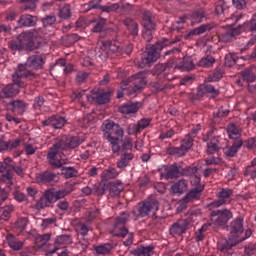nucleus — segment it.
Returning <instances> with one entry per match:
<instances>
[{"label": "nucleus", "mask_w": 256, "mask_h": 256, "mask_svg": "<svg viewBox=\"0 0 256 256\" xmlns=\"http://www.w3.org/2000/svg\"><path fill=\"white\" fill-rule=\"evenodd\" d=\"M59 151L61 150L56 144H53L52 147L48 149L47 160L53 169H61V167H63L65 164L63 160L57 157V155H59Z\"/></svg>", "instance_id": "2eb2a0df"}, {"label": "nucleus", "mask_w": 256, "mask_h": 256, "mask_svg": "<svg viewBox=\"0 0 256 256\" xmlns=\"http://www.w3.org/2000/svg\"><path fill=\"white\" fill-rule=\"evenodd\" d=\"M107 182H97L93 185V195L101 197L107 193Z\"/></svg>", "instance_id": "de8ad7c7"}, {"label": "nucleus", "mask_w": 256, "mask_h": 256, "mask_svg": "<svg viewBox=\"0 0 256 256\" xmlns=\"http://www.w3.org/2000/svg\"><path fill=\"white\" fill-rule=\"evenodd\" d=\"M18 93L19 87H16L13 84H8L2 89V94L5 98L15 97V95H18Z\"/></svg>", "instance_id": "49530a36"}, {"label": "nucleus", "mask_w": 256, "mask_h": 256, "mask_svg": "<svg viewBox=\"0 0 256 256\" xmlns=\"http://www.w3.org/2000/svg\"><path fill=\"white\" fill-rule=\"evenodd\" d=\"M99 215H101V210L97 208H92L88 212H86V221L88 223H92V221H95V219H97Z\"/></svg>", "instance_id": "052dcab7"}, {"label": "nucleus", "mask_w": 256, "mask_h": 256, "mask_svg": "<svg viewBox=\"0 0 256 256\" xmlns=\"http://www.w3.org/2000/svg\"><path fill=\"white\" fill-rule=\"evenodd\" d=\"M15 165L14 160L11 157H6L0 162V173H4L2 175L3 181H7L8 187L13 185V166Z\"/></svg>", "instance_id": "f8f14e48"}, {"label": "nucleus", "mask_w": 256, "mask_h": 256, "mask_svg": "<svg viewBox=\"0 0 256 256\" xmlns=\"http://www.w3.org/2000/svg\"><path fill=\"white\" fill-rule=\"evenodd\" d=\"M205 95H209V99H217L218 95H221V91L211 84H200L193 99L194 101H202Z\"/></svg>", "instance_id": "9d476101"}, {"label": "nucleus", "mask_w": 256, "mask_h": 256, "mask_svg": "<svg viewBox=\"0 0 256 256\" xmlns=\"http://www.w3.org/2000/svg\"><path fill=\"white\" fill-rule=\"evenodd\" d=\"M81 143H83L81 137L68 136L58 140L54 145L58 146L61 151H67L68 149H77Z\"/></svg>", "instance_id": "ddd939ff"}, {"label": "nucleus", "mask_w": 256, "mask_h": 256, "mask_svg": "<svg viewBox=\"0 0 256 256\" xmlns=\"http://www.w3.org/2000/svg\"><path fill=\"white\" fill-rule=\"evenodd\" d=\"M166 153L168 155H174V157H185V155H187V152L181 147V145L179 147H168L166 149Z\"/></svg>", "instance_id": "603ef678"}, {"label": "nucleus", "mask_w": 256, "mask_h": 256, "mask_svg": "<svg viewBox=\"0 0 256 256\" xmlns=\"http://www.w3.org/2000/svg\"><path fill=\"white\" fill-rule=\"evenodd\" d=\"M62 175H64L65 179H73V177H77V170L73 167H63Z\"/></svg>", "instance_id": "0e129e2a"}, {"label": "nucleus", "mask_w": 256, "mask_h": 256, "mask_svg": "<svg viewBox=\"0 0 256 256\" xmlns=\"http://www.w3.org/2000/svg\"><path fill=\"white\" fill-rule=\"evenodd\" d=\"M19 27H35L37 25V16L23 14L17 21Z\"/></svg>", "instance_id": "2f4dec72"}, {"label": "nucleus", "mask_w": 256, "mask_h": 256, "mask_svg": "<svg viewBox=\"0 0 256 256\" xmlns=\"http://www.w3.org/2000/svg\"><path fill=\"white\" fill-rule=\"evenodd\" d=\"M151 118H142L137 122V124H130L127 128L128 135H139L141 131L147 129L151 125Z\"/></svg>", "instance_id": "a211bd4d"}, {"label": "nucleus", "mask_w": 256, "mask_h": 256, "mask_svg": "<svg viewBox=\"0 0 256 256\" xmlns=\"http://www.w3.org/2000/svg\"><path fill=\"white\" fill-rule=\"evenodd\" d=\"M179 41H181V38L179 37L175 38V40L163 38L155 44L147 47L146 51L142 54L140 67H151L153 63H155L157 59L161 57V51H163L165 47L175 45V43H179Z\"/></svg>", "instance_id": "f03ea898"}, {"label": "nucleus", "mask_w": 256, "mask_h": 256, "mask_svg": "<svg viewBox=\"0 0 256 256\" xmlns=\"http://www.w3.org/2000/svg\"><path fill=\"white\" fill-rule=\"evenodd\" d=\"M157 211H159V202L157 199H147L138 203L132 213L135 217L143 218L151 215L154 219H161V216L157 215Z\"/></svg>", "instance_id": "39448f33"}, {"label": "nucleus", "mask_w": 256, "mask_h": 256, "mask_svg": "<svg viewBox=\"0 0 256 256\" xmlns=\"http://www.w3.org/2000/svg\"><path fill=\"white\" fill-rule=\"evenodd\" d=\"M215 11L217 15H224V17H227V19L231 17V19H235L236 21H239L241 18V15L231 14V11L229 10V8L227 7V4L223 0H219L217 2Z\"/></svg>", "instance_id": "b1692460"}, {"label": "nucleus", "mask_w": 256, "mask_h": 256, "mask_svg": "<svg viewBox=\"0 0 256 256\" xmlns=\"http://www.w3.org/2000/svg\"><path fill=\"white\" fill-rule=\"evenodd\" d=\"M51 239V234L46 233L43 235H38L35 238L36 246L39 247V249H43L47 243H49V240Z\"/></svg>", "instance_id": "864d4df0"}, {"label": "nucleus", "mask_w": 256, "mask_h": 256, "mask_svg": "<svg viewBox=\"0 0 256 256\" xmlns=\"http://www.w3.org/2000/svg\"><path fill=\"white\" fill-rule=\"evenodd\" d=\"M241 26H239V29L237 28H230L228 30H225L224 32H219L218 33V41L220 43H231L237 35L241 34Z\"/></svg>", "instance_id": "aec40b11"}, {"label": "nucleus", "mask_w": 256, "mask_h": 256, "mask_svg": "<svg viewBox=\"0 0 256 256\" xmlns=\"http://www.w3.org/2000/svg\"><path fill=\"white\" fill-rule=\"evenodd\" d=\"M210 225L213 226L215 231L218 229H227V224L233 217V212L229 209L214 210L210 213Z\"/></svg>", "instance_id": "0eeeda50"}, {"label": "nucleus", "mask_w": 256, "mask_h": 256, "mask_svg": "<svg viewBox=\"0 0 256 256\" xmlns=\"http://www.w3.org/2000/svg\"><path fill=\"white\" fill-rule=\"evenodd\" d=\"M123 128L113 120H106L103 123L104 139H107L111 145L112 153L119 151H131L133 149V140L125 138L123 140Z\"/></svg>", "instance_id": "f257e3e1"}, {"label": "nucleus", "mask_w": 256, "mask_h": 256, "mask_svg": "<svg viewBox=\"0 0 256 256\" xmlns=\"http://www.w3.org/2000/svg\"><path fill=\"white\" fill-rule=\"evenodd\" d=\"M241 147H243V140H236L230 147L225 149L224 154L226 157H235Z\"/></svg>", "instance_id": "ea45409f"}, {"label": "nucleus", "mask_w": 256, "mask_h": 256, "mask_svg": "<svg viewBox=\"0 0 256 256\" xmlns=\"http://www.w3.org/2000/svg\"><path fill=\"white\" fill-rule=\"evenodd\" d=\"M215 25L213 24H203L197 28H194L191 30L186 36L185 39H189L190 37H193L195 35H203V33H207V31H211Z\"/></svg>", "instance_id": "4c0bfd02"}, {"label": "nucleus", "mask_w": 256, "mask_h": 256, "mask_svg": "<svg viewBox=\"0 0 256 256\" xmlns=\"http://www.w3.org/2000/svg\"><path fill=\"white\" fill-rule=\"evenodd\" d=\"M53 198L51 197V193L49 192V189L45 190L43 195L37 200L35 204V209L37 211H41V209H45L46 207H50L53 205Z\"/></svg>", "instance_id": "bb28decb"}, {"label": "nucleus", "mask_w": 256, "mask_h": 256, "mask_svg": "<svg viewBox=\"0 0 256 256\" xmlns=\"http://www.w3.org/2000/svg\"><path fill=\"white\" fill-rule=\"evenodd\" d=\"M20 65H27L28 71L30 67L36 70L43 69V65H45V58L41 55H32L28 57L25 64Z\"/></svg>", "instance_id": "a878e982"}, {"label": "nucleus", "mask_w": 256, "mask_h": 256, "mask_svg": "<svg viewBox=\"0 0 256 256\" xmlns=\"http://www.w3.org/2000/svg\"><path fill=\"white\" fill-rule=\"evenodd\" d=\"M244 177H250V179H256L255 166L248 165L243 172Z\"/></svg>", "instance_id": "774afa93"}, {"label": "nucleus", "mask_w": 256, "mask_h": 256, "mask_svg": "<svg viewBox=\"0 0 256 256\" xmlns=\"http://www.w3.org/2000/svg\"><path fill=\"white\" fill-rule=\"evenodd\" d=\"M111 91L107 92H96L92 95L87 96V100L90 103H97L98 105H105L111 101Z\"/></svg>", "instance_id": "6ab92c4d"}, {"label": "nucleus", "mask_w": 256, "mask_h": 256, "mask_svg": "<svg viewBox=\"0 0 256 256\" xmlns=\"http://www.w3.org/2000/svg\"><path fill=\"white\" fill-rule=\"evenodd\" d=\"M117 51H119V42L116 40H100L95 48L96 57L102 60L109 59Z\"/></svg>", "instance_id": "423d86ee"}, {"label": "nucleus", "mask_w": 256, "mask_h": 256, "mask_svg": "<svg viewBox=\"0 0 256 256\" xmlns=\"http://www.w3.org/2000/svg\"><path fill=\"white\" fill-rule=\"evenodd\" d=\"M133 159H135V154L129 152L122 153L120 159L116 162L117 169H125L126 167H129V164Z\"/></svg>", "instance_id": "72a5a7b5"}, {"label": "nucleus", "mask_w": 256, "mask_h": 256, "mask_svg": "<svg viewBox=\"0 0 256 256\" xmlns=\"http://www.w3.org/2000/svg\"><path fill=\"white\" fill-rule=\"evenodd\" d=\"M131 215L129 212H122L119 217L116 218L114 223L115 237H127L129 235V229L125 227L127 221H129Z\"/></svg>", "instance_id": "9b49d317"}, {"label": "nucleus", "mask_w": 256, "mask_h": 256, "mask_svg": "<svg viewBox=\"0 0 256 256\" xmlns=\"http://www.w3.org/2000/svg\"><path fill=\"white\" fill-rule=\"evenodd\" d=\"M242 31H256V14L253 15L252 19L248 23H244V25L240 26Z\"/></svg>", "instance_id": "e2e57ef3"}, {"label": "nucleus", "mask_w": 256, "mask_h": 256, "mask_svg": "<svg viewBox=\"0 0 256 256\" xmlns=\"http://www.w3.org/2000/svg\"><path fill=\"white\" fill-rule=\"evenodd\" d=\"M117 177H119V171H117V168L113 167H108L101 174L103 181H109V179H117Z\"/></svg>", "instance_id": "a18cd8bd"}, {"label": "nucleus", "mask_w": 256, "mask_h": 256, "mask_svg": "<svg viewBox=\"0 0 256 256\" xmlns=\"http://www.w3.org/2000/svg\"><path fill=\"white\" fill-rule=\"evenodd\" d=\"M209 227H211V224H204L201 226L200 229H198L195 232V241H197V243H199L205 239V233H207Z\"/></svg>", "instance_id": "6e6d98bb"}, {"label": "nucleus", "mask_w": 256, "mask_h": 256, "mask_svg": "<svg viewBox=\"0 0 256 256\" xmlns=\"http://www.w3.org/2000/svg\"><path fill=\"white\" fill-rule=\"evenodd\" d=\"M189 227H191V222L187 219H182L172 224L169 232L173 237H181V235L187 233Z\"/></svg>", "instance_id": "dca6fc26"}, {"label": "nucleus", "mask_w": 256, "mask_h": 256, "mask_svg": "<svg viewBox=\"0 0 256 256\" xmlns=\"http://www.w3.org/2000/svg\"><path fill=\"white\" fill-rule=\"evenodd\" d=\"M226 133L229 139H234L235 141H239L243 133V128H241V126L235 123H229L226 127Z\"/></svg>", "instance_id": "7c9ffc66"}, {"label": "nucleus", "mask_w": 256, "mask_h": 256, "mask_svg": "<svg viewBox=\"0 0 256 256\" xmlns=\"http://www.w3.org/2000/svg\"><path fill=\"white\" fill-rule=\"evenodd\" d=\"M39 75L35 74L31 70L27 69V65H18V69L12 75L13 85L18 87H25V83H23L22 79H28V81H33V79H37Z\"/></svg>", "instance_id": "1a4fd4ad"}, {"label": "nucleus", "mask_w": 256, "mask_h": 256, "mask_svg": "<svg viewBox=\"0 0 256 256\" xmlns=\"http://www.w3.org/2000/svg\"><path fill=\"white\" fill-rule=\"evenodd\" d=\"M36 181L38 183H57L59 181V174L46 170L37 174Z\"/></svg>", "instance_id": "393cba45"}, {"label": "nucleus", "mask_w": 256, "mask_h": 256, "mask_svg": "<svg viewBox=\"0 0 256 256\" xmlns=\"http://www.w3.org/2000/svg\"><path fill=\"white\" fill-rule=\"evenodd\" d=\"M213 63H215V58L211 55H207L198 62V65L199 67H211Z\"/></svg>", "instance_id": "69168bd1"}, {"label": "nucleus", "mask_w": 256, "mask_h": 256, "mask_svg": "<svg viewBox=\"0 0 256 256\" xmlns=\"http://www.w3.org/2000/svg\"><path fill=\"white\" fill-rule=\"evenodd\" d=\"M143 107L141 102H127L118 108L122 115H131L137 113Z\"/></svg>", "instance_id": "cd10ccee"}, {"label": "nucleus", "mask_w": 256, "mask_h": 256, "mask_svg": "<svg viewBox=\"0 0 256 256\" xmlns=\"http://www.w3.org/2000/svg\"><path fill=\"white\" fill-rule=\"evenodd\" d=\"M205 17H206L205 11L198 10L191 14L190 21H191L192 25H197L199 23H203V19H205Z\"/></svg>", "instance_id": "3c124183"}, {"label": "nucleus", "mask_w": 256, "mask_h": 256, "mask_svg": "<svg viewBox=\"0 0 256 256\" xmlns=\"http://www.w3.org/2000/svg\"><path fill=\"white\" fill-rule=\"evenodd\" d=\"M202 193H203L202 187L193 188L182 198V202L192 203V201H199V199H201Z\"/></svg>", "instance_id": "f704fd0d"}, {"label": "nucleus", "mask_w": 256, "mask_h": 256, "mask_svg": "<svg viewBox=\"0 0 256 256\" xmlns=\"http://www.w3.org/2000/svg\"><path fill=\"white\" fill-rule=\"evenodd\" d=\"M150 87H152V89L157 92L165 91V89H171V85H167V83H165V80L161 78L151 82Z\"/></svg>", "instance_id": "09e8293b"}, {"label": "nucleus", "mask_w": 256, "mask_h": 256, "mask_svg": "<svg viewBox=\"0 0 256 256\" xmlns=\"http://www.w3.org/2000/svg\"><path fill=\"white\" fill-rule=\"evenodd\" d=\"M219 144L213 140L207 143L206 153L207 155H215V153H219Z\"/></svg>", "instance_id": "680f3d73"}, {"label": "nucleus", "mask_w": 256, "mask_h": 256, "mask_svg": "<svg viewBox=\"0 0 256 256\" xmlns=\"http://www.w3.org/2000/svg\"><path fill=\"white\" fill-rule=\"evenodd\" d=\"M141 25L143 29H157V23L155 22V16L151 11H145L141 17Z\"/></svg>", "instance_id": "c85d7f7f"}, {"label": "nucleus", "mask_w": 256, "mask_h": 256, "mask_svg": "<svg viewBox=\"0 0 256 256\" xmlns=\"http://www.w3.org/2000/svg\"><path fill=\"white\" fill-rule=\"evenodd\" d=\"M129 83H133V87L131 89L130 95H135V93L141 91L145 85H147V72L140 71L135 75H132L126 80L121 82V87H127Z\"/></svg>", "instance_id": "6e6552de"}, {"label": "nucleus", "mask_w": 256, "mask_h": 256, "mask_svg": "<svg viewBox=\"0 0 256 256\" xmlns=\"http://www.w3.org/2000/svg\"><path fill=\"white\" fill-rule=\"evenodd\" d=\"M65 123H67V120H65L62 116H51L48 119L42 121L43 127H53V129H63L65 127Z\"/></svg>", "instance_id": "412c9836"}, {"label": "nucleus", "mask_w": 256, "mask_h": 256, "mask_svg": "<svg viewBox=\"0 0 256 256\" xmlns=\"http://www.w3.org/2000/svg\"><path fill=\"white\" fill-rule=\"evenodd\" d=\"M188 183L185 179H180L171 186V191L174 195H183L184 191H187Z\"/></svg>", "instance_id": "58836bf2"}, {"label": "nucleus", "mask_w": 256, "mask_h": 256, "mask_svg": "<svg viewBox=\"0 0 256 256\" xmlns=\"http://www.w3.org/2000/svg\"><path fill=\"white\" fill-rule=\"evenodd\" d=\"M58 17L60 19L67 20L71 17V6L69 4H64L58 12Z\"/></svg>", "instance_id": "4d7b16f0"}, {"label": "nucleus", "mask_w": 256, "mask_h": 256, "mask_svg": "<svg viewBox=\"0 0 256 256\" xmlns=\"http://www.w3.org/2000/svg\"><path fill=\"white\" fill-rule=\"evenodd\" d=\"M153 246H140L132 251V255L135 256H151L153 255Z\"/></svg>", "instance_id": "c03bdc74"}, {"label": "nucleus", "mask_w": 256, "mask_h": 256, "mask_svg": "<svg viewBox=\"0 0 256 256\" xmlns=\"http://www.w3.org/2000/svg\"><path fill=\"white\" fill-rule=\"evenodd\" d=\"M15 211L13 205L4 206L0 209V221H9L11 219V213Z\"/></svg>", "instance_id": "8fccbe9b"}, {"label": "nucleus", "mask_w": 256, "mask_h": 256, "mask_svg": "<svg viewBox=\"0 0 256 256\" xmlns=\"http://www.w3.org/2000/svg\"><path fill=\"white\" fill-rule=\"evenodd\" d=\"M164 171V179H179V177H181V163L165 166Z\"/></svg>", "instance_id": "4be33fe9"}, {"label": "nucleus", "mask_w": 256, "mask_h": 256, "mask_svg": "<svg viewBox=\"0 0 256 256\" xmlns=\"http://www.w3.org/2000/svg\"><path fill=\"white\" fill-rule=\"evenodd\" d=\"M55 247L51 253L59 251V245H73V234L65 233L58 235L54 240Z\"/></svg>", "instance_id": "5701e85b"}, {"label": "nucleus", "mask_w": 256, "mask_h": 256, "mask_svg": "<svg viewBox=\"0 0 256 256\" xmlns=\"http://www.w3.org/2000/svg\"><path fill=\"white\" fill-rule=\"evenodd\" d=\"M94 251L96 255H111V251H113V244L104 243L94 246Z\"/></svg>", "instance_id": "a19ab883"}, {"label": "nucleus", "mask_w": 256, "mask_h": 256, "mask_svg": "<svg viewBox=\"0 0 256 256\" xmlns=\"http://www.w3.org/2000/svg\"><path fill=\"white\" fill-rule=\"evenodd\" d=\"M240 75L243 81L247 83H253L256 80V75L251 68H246L244 71L240 72Z\"/></svg>", "instance_id": "5fc2aeb1"}, {"label": "nucleus", "mask_w": 256, "mask_h": 256, "mask_svg": "<svg viewBox=\"0 0 256 256\" xmlns=\"http://www.w3.org/2000/svg\"><path fill=\"white\" fill-rule=\"evenodd\" d=\"M233 196V189L223 188L217 193L218 200L211 202L208 207L209 209H215L221 207V205H227L231 203V197Z\"/></svg>", "instance_id": "4468645a"}, {"label": "nucleus", "mask_w": 256, "mask_h": 256, "mask_svg": "<svg viewBox=\"0 0 256 256\" xmlns=\"http://www.w3.org/2000/svg\"><path fill=\"white\" fill-rule=\"evenodd\" d=\"M13 112L18 113V115H23L27 111V103L23 100H14L10 102Z\"/></svg>", "instance_id": "79ce46f5"}, {"label": "nucleus", "mask_w": 256, "mask_h": 256, "mask_svg": "<svg viewBox=\"0 0 256 256\" xmlns=\"http://www.w3.org/2000/svg\"><path fill=\"white\" fill-rule=\"evenodd\" d=\"M37 37H39L37 29L24 31L10 41L9 47L12 51H34Z\"/></svg>", "instance_id": "7ed1b4c3"}, {"label": "nucleus", "mask_w": 256, "mask_h": 256, "mask_svg": "<svg viewBox=\"0 0 256 256\" xmlns=\"http://www.w3.org/2000/svg\"><path fill=\"white\" fill-rule=\"evenodd\" d=\"M199 171L197 166H186L183 168V164L180 163V177H193Z\"/></svg>", "instance_id": "37998d69"}, {"label": "nucleus", "mask_w": 256, "mask_h": 256, "mask_svg": "<svg viewBox=\"0 0 256 256\" xmlns=\"http://www.w3.org/2000/svg\"><path fill=\"white\" fill-rule=\"evenodd\" d=\"M6 242L12 251H20L24 245L23 241L17 239V237H15L13 234H8L6 236Z\"/></svg>", "instance_id": "e433bc0d"}, {"label": "nucleus", "mask_w": 256, "mask_h": 256, "mask_svg": "<svg viewBox=\"0 0 256 256\" xmlns=\"http://www.w3.org/2000/svg\"><path fill=\"white\" fill-rule=\"evenodd\" d=\"M49 193H50V197H52V201L53 203H57V201H59L60 199H65V197H67V195H69V193H71V190H67V189H55V188H50L48 189Z\"/></svg>", "instance_id": "c9c22d12"}, {"label": "nucleus", "mask_w": 256, "mask_h": 256, "mask_svg": "<svg viewBox=\"0 0 256 256\" xmlns=\"http://www.w3.org/2000/svg\"><path fill=\"white\" fill-rule=\"evenodd\" d=\"M190 183L194 189H199L202 187V190L205 189V184L201 183V176L200 175H195L191 177Z\"/></svg>", "instance_id": "338daca9"}, {"label": "nucleus", "mask_w": 256, "mask_h": 256, "mask_svg": "<svg viewBox=\"0 0 256 256\" xmlns=\"http://www.w3.org/2000/svg\"><path fill=\"white\" fill-rule=\"evenodd\" d=\"M241 242H237V240H233L228 236L227 239H222L218 242L217 248L218 251H221L224 255H233V247H237Z\"/></svg>", "instance_id": "f3484780"}, {"label": "nucleus", "mask_w": 256, "mask_h": 256, "mask_svg": "<svg viewBox=\"0 0 256 256\" xmlns=\"http://www.w3.org/2000/svg\"><path fill=\"white\" fill-rule=\"evenodd\" d=\"M244 223L245 218L243 216H238L230 222L228 225L230 239L237 241V243H243L253 235V231L250 228L245 230Z\"/></svg>", "instance_id": "20e7f679"}, {"label": "nucleus", "mask_w": 256, "mask_h": 256, "mask_svg": "<svg viewBox=\"0 0 256 256\" xmlns=\"http://www.w3.org/2000/svg\"><path fill=\"white\" fill-rule=\"evenodd\" d=\"M193 137H191L190 134L186 135L184 139L181 141L180 146L184 149V151L187 153L191 147H193Z\"/></svg>", "instance_id": "13d9d810"}, {"label": "nucleus", "mask_w": 256, "mask_h": 256, "mask_svg": "<svg viewBox=\"0 0 256 256\" xmlns=\"http://www.w3.org/2000/svg\"><path fill=\"white\" fill-rule=\"evenodd\" d=\"M122 23L131 37H137L139 35V23H137L135 19L126 17L122 20Z\"/></svg>", "instance_id": "c756f323"}, {"label": "nucleus", "mask_w": 256, "mask_h": 256, "mask_svg": "<svg viewBox=\"0 0 256 256\" xmlns=\"http://www.w3.org/2000/svg\"><path fill=\"white\" fill-rule=\"evenodd\" d=\"M43 27H53L57 22V17L55 15H46L41 18Z\"/></svg>", "instance_id": "bf43d9fd"}, {"label": "nucleus", "mask_w": 256, "mask_h": 256, "mask_svg": "<svg viewBox=\"0 0 256 256\" xmlns=\"http://www.w3.org/2000/svg\"><path fill=\"white\" fill-rule=\"evenodd\" d=\"M107 187V191H109L111 197H119L121 191H123V182L121 180L107 182Z\"/></svg>", "instance_id": "473e14b6"}]
</instances>
